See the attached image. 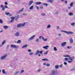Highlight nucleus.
Wrapping results in <instances>:
<instances>
[{
    "label": "nucleus",
    "mask_w": 75,
    "mask_h": 75,
    "mask_svg": "<svg viewBox=\"0 0 75 75\" xmlns=\"http://www.w3.org/2000/svg\"><path fill=\"white\" fill-rule=\"evenodd\" d=\"M28 51L29 52H31V50L30 49H29L28 50Z\"/></svg>",
    "instance_id": "obj_49"
},
{
    "label": "nucleus",
    "mask_w": 75,
    "mask_h": 75,
    "mask_svg": "<svg viewBox=\"0 0 75 75\" xmlns=\"http://www.w3.org/2000/svg\"><path fill=\"white\" fill-rule=\"evenodd\" d=\"M69 16H74V14H73V13H72L71 12H70L69 13Z\"/></svg>",
    "instance_id": "obj_24"
},
{
    "label": "nucleus",
    "mask_w": 75,
    "mask_h": 75,
    "mask_svg": "<svg viewBox=\"0 0 75 75\" xmlns=\"http://www.w3.org/2000/svg\"><path fill=\"white\" fill-rule=\"evenodd\" d=\"M36 8H37L38 10H39V8H38V6H36Z\"/></svg>",
    "instance_id": "obj_54"
},
{
    "label": "nucleus",
    "mask_w": 75,
    "mask_h": 75,
    "mask_svg": "<svg viewBox=\"0 0 75 75\" xmlns=\"http://www.w3.org/2000/svg\"><path fill=\"white\" fill-rule=\"evenodd\" d=\"M17 43H21V40H19L17 42Z\"/></svg>",
    "instance_id": "obj_33"
},
{
    "label": "nucleus",
    "mask_w": 75,
    "mask_h": 75,
    "mask_svg": "<svg viewBox=\"0 0 75 75\" xmlns=\"http://www.w3.org/2000/svg\"><path fill=\"white\" fill-rule=\"evenodd\" d=\"M33 3V1L32 0L29 1V6H31L32 4Z\"/></svg>",
    "instance_id": "obj_14"
},
{
    "label": "nucleus",
    "mask_w": 75,
    "mask_h": 75,
    "mask_svg": "<svg viewBox=\"0 0 75 75\" xmlns=\"http://www.w3.org/2000/svg\"><path fill=\"white\" fill-rule=\"evenodd\" d=\"M19 17H20V16L19 15H18L16 16H15V19H16V20L17 19H18V18H19Z\"/></svg>",
    "instance_id": "obj_15"
},
{
    "label": "nucleus",
    "mask_w": 75,
    "mask_h": 75,
    "mask_svg": "<svg viewBox=\"0 0 75 75\" xmlns=\"http://www.w3.org/2000/svg\"><path fill=\"white\" fill-rule=\"evenodd\" d=\"M64 60H65V61H68V58H64Z\"/></svg>",
    "instance_id": "obj_39"
},
{
    "label": "nucleus",
    "mask_w": 75,
    "mask_h": 75,
    "mask_svg": "<svg viewBox=\"0 0 75 75\" xmlns=\"http://www.w3.org/2000/svg\"><path fill=\"white\" fill-rule=\"evenodd\" d=\"M2 32H3V31H2V30H1V31H0V33H2Z\"/></svg>",
    "instance_id": "obj_63"
},
{
    "label": "nucleus",
    "mask_w": 75,
    "mask_h": 75,
    "mask_svg": "<svg viewBox=\"0 0 75 75\" xmlns=\"http://www.w3.org/2000/svg\"><path fill=\"white\" fill-rule=\"evenodd\" d=\"M19 35H20V33L19 32H17L15 34V36L16 37H18L19 36Z\"/></svg>",
    "instance_id": "obj_12"
},
{
    "label": "nucleus",
    "mask_w": 75,
    "mask_h": 75,
    "mask_svg": "<svg viewBox=\"0 0 75 75\" xmlns=\"http://www.w3.org/2000/svg\"><path fill=\"white\" fill-rule=\"evenodd\" d=\"M47 2L48 3H52V0H48L47 1Z\"/></svg>",
    "instance_id": "obj_26"
},
{
    "label": "nucleus",
    "mask_w": 75,
    "mask_h": 75,
    "mask_svg": "<svg viewBox=\"0 0 75 75\" xmlns=\"http://www.w3.org/2000/svg\"><path fill=\"white\" fill-rule=\"evenodd\" d=\"M10 22H11V23H13V22H14V20H13V19H12Z\"/></svg>",
    "instance_id": "obj_47"
},
{
    "label": "nucleus",
    "mask_w": 75,
    "mask_h": 75,
    "mask_svg": "<svg viewBox=\"0 0 75 75\" xmlns=\"http://www.w3.org/2000/svg\"><path fill=\"white\" fill-rule=\"evenodd\" d=\"M51 27V25H48L47 26V28H50Z\"/></svg>",
    "instance_id": "obj_32"
},
{
    "label": "nucleus",
    "mask_w": 75,
    "mask_h": 75,
    "mask_svg": "<svg viewBox=\"0 0 75 75\" xmlns=\"http://www.w3.org/2000/svg\"><path fill=\"white\" fill-rule=\"evenodd\" d=\"M75 24V23L73 22L72 23H71V25H72V26H74V25Z\"/></svg>",
    "instance_id": "obj_30"
},
{
    "label": "nucleus",
    "mask_w": 75,
    "mask_h": 75,
    "mask_svg": "<svg viewBox=\"0 0 75 75\" xmlns=\"http://www.w3.org/2000/svg\"><path fill=\"white\" fill-rule=\"evenodd\" d=\"M69 41L70 43V44H72V43H73V39H72V38H71L70 39Z\"/></svg>",
    "instance_id": "obj_11"
},
{
    "label": "nucleus",
    "mask_w": 75,
    "mask_h": 75,
    "mask_svg": "<svg viewBox=\"0 0 75 75\" xmlns=\"http://www.w3.org/2000/svg\"><path fill=\"white\" fill-rule=\"evenodd\" d=\"M38 56H39V57H40V56H41V54H38Z\"/></svg>",
    "instance_id": "obj_62"
},
{
    "label": "nucleus",
    "mask_w": 75,
    "mask_h": 75,
    "mask_svg": "<svg viewBox=\"0 0 75 75\" xmlns=\"http://www.w3.org/2000/svg\"><path fill=\"white\" fill-rule=\"evenodd\" d=\"M4 7H5L6 8H8V7H7V6L6 5H5L4 6Z\"/></svg>",
    "instance_id": "obj_44"
},
{
    "label": "nucleus",
    "mask_w": 75,
    "mask_h": 75,
    "mask_svg": "<svg viewBox=\"0 0 75 75\" xmlns=\"http://www.w3.org/2000/svg\"><path fill=\"white\" fill-rule=\"evenodd\" d=\"M24 72V70H22L21 71V72H20L19 73V74H20V75H21V74L22 73H23V72Z\"/></svg>",
    "instance_id": "obj_27"
},
{
    "label": "nucleus",
    "mask_w": 75,
    "mask_h": 75,
    "mask_svg": "<svg viewBox=\"0 0 75 75\" xmlns=\"http://www.w3.org/2000/svg\"><path fill=\"white\" fill-rule=\"evenodd\" d=\"M19 72H20V71H16L14 75H18V74H19Z\"/></svg>",
    "instance_id": "obj_18"
},
{
    "label": "nucleus",
    "mask_w": 75,
    "mask_h": 75,
    "mask_svg": "<svg viewBox=\"0 0 75 75\" xmlns=\"http://www.w3.org/2000/svg\"><path fill=\"white\" fill-rule=\"evenodd\" d=\"M57 29H59V26H57Z\"/></svg>",
    "instance_id": "obj_55"
},
{
    "label": "nucleus",
    "mask_w": 75,
    "mask_h": 75,
    "mask_svg": "<svg viewBox=\"0 0 75 75\" xmlns=\"http://www.w3.org/2000/svg\"><path fill=\"white\" fill-rule=\"evenodd\" d=\"M67 48L68 49H69V48H70V47L68 46L67 47Z\"/></svg>",
    "instance_id": "obj_59"
},
{
    "label": "nucleus",
    "mask_w": 75,
    "mask_h": 75,
    "mask_svg": "<svg viewBox=\"0 0 75 75\" xmlns=\"http://www.w3.org/2000/svg\"><path fill=\"white\" fill-rule=\"evenodd\" d=\"M64 65H67V62H64Z\"/></svg>",
    "instance_id": "obj_48"
},
{
    "label": "nucleus",
    "mask_w": 75,
    "mask_h": 75,
    "mask_svg": "<svg viewBox=\"0 0 75 75\" xmlns=\"http://www.w3.org/2000/svg\"><path fill=\"white\" fill-rule=\"evenodd\" d=\"M43 5H45V6H48V4H47L44 3L43 4Z\"/></svg>",
    "instance_id": "obj_36"
},
{
    "label": "nucleus",
    "mask_w": 75,
    "mask_h": 75,
    "mask_svg": "<svg viewBox=\"0 0 75 75\" xmlns=\"http://www.w3.org/2000/svg\"><path fill=\"white\" fill-rule=\"evenodd\" d=\"M43 65H46V63H44V64H43Z\"/></svg>",
    "instance_id": "obj_64"
},
{
    "label": "nucleus",
    "mask_w": 75,
    "mask_h": 75,
    "mask_svg": "<svg viewBox=\"0 0 75 75\" xmlns=\"http://www.w3.org/2000/svg\"><path fill=\"white\" fill-rule=\"evenodd\" d=\"M42 52H43V51L42 50L40 51L39 50H38L36 52V53L35 54V55H38V54H40V53L41 54H42Z\"/></svg>",
    "instance_id": "obj_4"
},
{
    "label": "nucleus",
    "mask_w": 75,
    "mask_h": 75,
    "mask_svg": "<svg viewBox=\"0 0 75 75\" xmlns=\"http://www.w3.org/2000/svg\"><path fill=\"white\" fill-rule=\"evenodd\" d=\"M48 51H47L46 52L44 53V55H47V54H48Z\"/></svg>",
    "instance_id": "obj_34"
},
{
    "label": "nucleus",
    "mask_w": 75,
    "mask_h": 75,
    "mask_svg": "<svg viewBox=\"0 0 75 75\" xmlns=\"http://www.w3.org/2000/svg\"><path fill=\"white\" fill-rule=\"evenodd\" d=\"M71 7H69L68 8H69V9H71Z\"/></svg>",
    "instance_id": "obj_61"
},
{
    "label": "nucleus",
    "mask_w": 75,
    "mask_h": 75,
    "mask_svg": "<svg viewBox=\"0 0 75 75\" xmlns=\"http://www.w3.org/2000/svg\"><path fill=\"white\" fill-rule=\"evenodd\" d=\"M42 39L43 40V41L45 42L46 41H47L48 39H45L43 37H42Z\"/></svg>",
    "instance_id": "obj_7"
},
{
    "label": "nucleus",
    "mask_w": 75,
    "mask_h": 75,
    "mask_svg": "<svg viewBox=\"0 0 75 75\" xmlns=\"http://www.w3.org/2000/svg\"><path fill=\"white\" fill-rule=\"evenodd\" d=\"M61 31H62V32H63L64 33H67L68 34H74V33H73V32L70 31L68 32L67 31H65L63 30H62Z\"/></svg>",
    "instance_id": "obj_3"
},
{
    "label": "nucleus",
    "mask_w": 75,
    "mask_h": 75,
    "mask_svg": "<svg viewBox=\"0 0 75 75\" xmlns=\"http://www.w3.org/2000/svg\"><path fill=\"white\" fill-rule=\"evenodd\" d=\"M41 16H45V13H42L41 14Z\"/></svg>",
    "instance_id": "obj_37"
},
{
    "label": "nucleus",
    "mask_w": 75,
    "mask_h": 75,
    "mask_svg": "<svg viewBox=\"0 0 75 75\" xmlns=\"http://www.w3.org/2000/svg\"><path fill=\"white\" fill-rule=\"evenodd\" d=\"M64 3H65V4H67V3H68L67 1H64Z\"/></svg>",
    "instance_id": "obj_41"
},
{
    "label": "nucleus",
    "mask_w": 75,
    "mask_h": 75,
    "mask_svg": "<svg viewBox=\"0 0 75 75\" xmlns=\"http://www.w3.org/2000/svg\"><path fill=\"white\" fill-rule=\"evenodd\" d=\"M67 44V42H63L61 43V45L62 47H64V46H65V45H66V44Z\"/></svg>",
    "instance_id": "obj_10"
},
{
    "label": "nucleus",
    "mask_w": 75,
    "mask_h": 75,
    "mask_svg": "<svg viewBox=\"0 0 75 75\" xmlns=\"http://www.w3.org/2000/svg\"><path fill=\"white\" fill-rule=\"evenodd\" d=\"M49 47V46L48 45H46L45 46H43L42 47V48H44V49H47Z\"/></svg>",
    "instance_id": "obj_13"
},
{
    "label": "nucleus",
    "mask_w": 75,
    "mask_h": 75,
    "mask_svg": "<svg viewBox=\"0 0 75 75\" xmlns=\"http://www.w3.org/2000/svg\"><path fill=\"white\" fill-rule=\"evenodd\" d=\"M33 54H34V53H33V52H31L29 54V55H33Z\"/></svg>",
    "instance_id": "obj_42"
},
{
    "label": "nucleus",
    "mask_w": 75,
    "mask_h": 75,
    "mask_svg": "<svg viewBox=\"0 0 75 75\" xmlns=\"http://www.w3.org/2000/svg\"><path fill=\"white\" fill-rule=\"evenodd\" d=\"M55 69H58V68H59V65H57L55 66Z\"/></svg>",
    "instance_id": "obj_20"
},
{
    "label": "nucleus",
    "mask_w": 75,
    "mask_h": 75,
    "mask_svg": "<svg viewBox=\"0 0 75 75\" xmlns=\"http://www.w3.org/2000/svg\"><path fill=\"white\" fill-rule=\"evenodd\" d=\"M11 19H12V20H14V19H15V17H11Z\"/></svg>",
    "instance_id": "obj_38"
},
{
    "label": "nucleus",
    "mask_w": 75,
    "mask_h": 75,
    "mask_svg": "<svg viewBox=\"0 0 75 75\" xmlns=\"http://www.w3.org/2000/svg\"><path fill=\"white\" fill-rule=\"evenodd\" d=\"M4 28L5 29H7V28H8V26H7L4 25Z\"/></svg>",
    "instance_id": "obj_22"
},
{
    "label": "nucleus",
    "mask_w": 75,
    "mask_h": 75,
    "mask_svg": "<svg viewBox=\"0 0 75 75\" xmlns=\"http://www.w3.org/2000/svg\"><path fill=\"white\" fill-rule=\"evenodd\" d=\"M41 71V69H39L38 70V72H40V71Z\"/></svg>",
    "instance_id": "obj_51"
},
{
    "label": "nucleus",
    "mask_w": 75,
    "mask_h": 75,
    "mask_svg": "<svg viewBox=\"0 0 75 75\" xmlns=\"http://www.w3.org/2000/svg\"><path fill=\"white\" fill-rule=\"evenodd\" d=\"M2 10L4 11V10H5V8H4V6L2 8Z\"/></svg>",
    "instance_id": "obj_43"
},
{
    "label": "nucleus",
    "mask_w": 75,
    "mask_h": 75,
    "mask_svg": "<svg viewBox=\"0 0 75 75\" xmlns=\"http://www.w3.org/2000/svg\"><path fill=\"white\" fill-rule=\"evenodd\" d=\"M0 23H3V21L1 19H0Z\"/></svg>",
    "instance_id": "obj_46"
},
{
    "label": "nucleus",
    "mask_w": 75,
    "mask_h": 75,
    "mask_svg": "<svg viewBox=\"0 0 75 75\" xmlns=\"http://www.w3.org/2000/svg\"><path fill=\"white\" fill-rule=\"evenodd\" d=\"M6 40H4V41L2 43V45H4L6 43Z\"/></svg>",
    "instance_id": "obj_31"
},
{
    "label": "nucleus",
    "mask_w": 75,
    "mask_h": 75,
    "mask_svg": "<svg viewBox=\"0 0 75 75\" xmlns=\"http://www.w3.org/2000/svg\"><path fill=\"white\" fill-rule=\"evenodd\" d=\"M72 71H74V70H75V68H73L71 69Z\"/></svg>",
    "instance_id": "obj_57"
},
{
    "label": "nucleus",
    "mask_w": 75,
    "mask_h": 75,
    "mask_svg": "<svg viewBox=\"0 0 75 75\" xmlns=\"http://www.w3.org/2000/svg\"><path fill=\"white\" fill-rule=\"evenodd\" d=\"M5 14L6 15H7V16H8L9 14H10V13H8V12H5Z\"/></svg>",
    "instance_id": "obj_29"
},
{
    "label": "nucleus",
    "mask_w": 75,
    "mask_h": 75,
    "mask_svg": "<svg viewBox=\"0 0 75 75\" xmlns=\"http://www.w3.org/2000/svg\"><path fill=\"white\" fill-rule=\"evenodd\" d=\"M63 57H68L69 58V60L70 61H68V62L69 63H71L72 61H73V59L75 58V57H74L73 56L72 57V58L71 57V56H69L68 54H66V55H64L63 56Z\"/></svg>",
    "instance_id": "obj_1"
},
{
    "label": "nucleus",
    "mask_w": 75,
    "mask_h": 75,
    "mask_svg": "<svg viewBox=\"0 0 75 75\" xmlns=\"http://www.w3.org/2000/svg\"><path fill=\"white\" fill-rule=\"evenodd\" d=\"M73 5H74V3L72 2L70 4V7H72V6H73Z\"/></svg>",
    "instance_id": "obj_23"
},
{
    "label": "nucleus",
    "mask_w": 75,
    "mask_h": 75,
    "mask_svg": "<svg viewBox=\"0 0 75 75\" xmlns=\"http://www.w3.org/2000/svg\"><path fill=\"white\" fill-rule=\"evenodd\" d=\"M36 5H38V4H41V2H36L35 3Z\"/></svg>",
    "instance_id": "obj_16"
},
{
    "label": "nucleus",
    "mask_w": 75,
    "mask_h": 75,
    "mask_svg": "<svg viewBox=\"0 0 75 75\" xmlns=\"http://www.w3.org/2000/svg\"><path fill=\"white\" fill-rule=\"evenodd\" d=\"M35 35H34L31 37L30 38L28 39L29 41H31L33 40H34V38L35 37Z\"/></svg>",
    "instance_id": "obj_6"
},
{
    "label": "nucleus",
    "mask_w": 75,
    "mask_h": 75,
    "mask_svg": "<svg viewBox=\"0 0 75 75\" xmlns=\"http://www.w3.org/2000/svg\"><path fill=\"white\" fill-rule=\"evenodd\" d=\"M27 47V45H24L22 47V48H26V47Z\"/></svg>",
    "instance_id": "obj_17"
},
{
    "label": "nucleus",
    "mask_w": 75,
    "mask_h": 75,
    "mask_svg": "<svg viewBox=\"0 0 75 75\" xmlns=\"http://www.w3.org/2000/svg\"><path fill=\"white\" fill-rule=\"evenodd\" d=\"M2 72L3 74H5L6 73V71H5V70L4 69L2 70Z\"/></svg>",
    "instance_id": "obj_25"
},
{
    "label": "nucleus",
    "mask_w": 75,
    "mask_h": 75,
    "mask_svg": "<svg viewBox=\"0 0 75 75\" xmlns=\"http://www.w3.org/2000/svg\"><path fill=\"white\" fill-rule=\"evenodd\" d=\"M5 5H7L8 4V3H7V2H5Z\"/></svg>",
    "instance_id": "obj_45"
},
{
    "label": "nucleus",
    "mask_w": 75,
    "mask_h": 75,
    "mask_svg": "<svg viewBox=\"0 0 75 75\" xmlns=\"http://www.w3.org/2000/svg\"><path fill=\"white\" fill-rule=\"evenodd\" d=\"M36 41L37 42H39V39H37Z\"/></svg>",
    "instance_id": "obj_40"
},
{
    "label": "nucleus",
    "mask_w": 75,
    "mask_h": 75,
    "mask_svg": "<svg viewBox=\"0 0 75 75\" xmlns=\"http://www.w3.org/2000/svg\"><path fill=\"white\" fill-rule=\"evenodd\" d=\"M1 7L2 8H3V7H4V6H3V5H1Z\"/></svg>",
    "instance_id": "obj_53"
},
{
    "label": "nucleus",
    "mask_w": 75,
    "mask_h": 75,
    "mask_svg": "<svg viewBox=\"0 0 75 75\" xmlns=\"http://www.w3.org/2000/svg\"><path fill=\"white\" fill-rule=\"evenodd\" d=\"M40 8L41 9H42V8H43V6H41L40 7Z\"/></svg>",
    "instance_id": "obj_50"
},
{
    "label": "nucleus",
    "mask_w": 75,
    "mask_h": 75,
    "mask_svg": "<svg viewBox=\"0 0 75 75\" xmlns=\"http://www.w3.org/2000/svg\"><path fill=\"white\" fill-rule=\"evenodd\" d=\"M46 67H50V64L48 63L46 64Z\"/></svg>",
    "instance_id": "obj_35"
},
{
    "label": "nucleus",
    "mask_w": 75,
    "mask_h": 75,
    "mask_svg": "<svg viewBox=\"0 0 75 75\" xmlns=\"http://www.w3.org/2000/svg\"><path fill=\"white\" fill-rule=\"evenodd\" d=\"M63 65L62 64H61L60 65V68H62V66Z\"/></svg>",
    "instance_id": "obj_52"
},
{
    "label": "nucleus",
    "mask_w": 75,
    "mask_h": 75,
    "mask_svg": "<svg viewBox=\"0 0 75 75\" xmlns=\"http://www.w3.org/2000/svg\"><path fill=\"white\" fill-rule=\"evenodd\" d=\"M58 35L59 36H61V34H58Z\"/></svg>",
    "instance_id": "obj_58"
},
{
    "label": "nucleus",
    "mask_w": 75,
    "mask_h": 75,
    "mask_svg": "<svg viewBox=\"0 0 75 75\" xmlns=\"http://www.w3.org/2000/svg\"><path fill=\"white\" fill-rule=\"evenodd\" d=\"M42 36H40L39 37V39H41V37L42 38Z\"/></svg>",
    "instance_id": "obj_56"
},
{
    "label": "nucleus",
    "mask_w": 75,
    "mask_h": 75,
    "mask_svg": "<svg viewBox=\"0 0 75 75\" xmlns=\"http://www.w3.org/2000/svg\"><path fill=\"white\" fill-rule=\"evenodd\" d=\"M54 51H57V47H54Z\"/></svg>",
    "instance_id": "obj_28"
},
{
    "label": "nucleus",
    "mask_w": 75,
    "mask_h": 75,
    "mask_svg": "<svg viewBox=\"0 0 75 75\" xmlns=\"http://www.w3.org/2000/svg\"><path fill=\"white\" fill-rule=\"evenodd\" d=\"M26 15V13H23V15L24 16H25Z\"/></svg>",
    "instance_id": "obj_60"
},
{
    "label": "nucleus",
    "mask_w": 75,
    "mask_h": 75,
    "mask_svg": "<svg viewBox=\"0 0 75 75\" xmlns=\"http://www.w3.org/2000/svg\"><path fill=\"white\" fill-rule=\"evenodd\" d=\"M24 9V8H23L22 9H21L20 10L18 11L17 13H20V12H22V11H23Z\"/></svg>",
    "instance_id": "obj_8"
},
{
    "label": "nucleus",
    "mask_w": 75,
    "mask_h": 75,
    "mask_svg": "<svg viewBox=\"0 0 75 75\" xmlns=\"http://www.w3.org/2000/svg\"><path fill=\"white\" fill-rule=\"evenodd\" d=\"M42 61H48V59H47L45 58V59H42Z\"/></svg>",
    "instance_id": "obj_19"
},
{
    "label": "nucleus",
    "mask_w": 75,
    "mask_h": 75,
    "mask_svg": "<svg viewBox=\"0 0 75 75\" xmlns=\"http://www.w3.org/2000/svg\"><path fill=\"white\" fill-rule=\"evenodd\" d=\"M34 8V6H32L29 9L30 10H33V8Z\"/></svg>",
    "instance_id": "obj_21"
},
{
    "label": "nucleus",
    "mask_w": 75,
    "mask_h": 75,
    "mask_svg": "<svg viewBox=\"0 0 75 75\" xmlns=\"http://www.w3.org/2000/svg\"><path fill=\"white\" fill-rule=\"evenodd\" d=\"M11 48H18L19 47V46L17 45H11Z\"/></svg>",
    "instance_id": "obj_5"
},
{
    "label": "nucleus",
    "mask_w": 75,
    "mask_h": 75,
    "mask_svg": "<svg viewBox=\"0 0 75 75\" xmlns=\"http://www.w3.org/2000/svg\"><path fill=\"white\" fill-rule=\"evenodd\" d=\"M25 23L19 24L17 25V27H18V28H21V27H22L24 26L25 25Z\"/></svg>",
    "instance_id": "obj_2"
},
{
    "label": "nucleus",
    "mask_w": 75,
    "mask_h": 75,
    "mask_svg": "<svg viewBox=\"0 0 75 75\" xmlns=\"http://www.w3.org/2000/svg\"><path fill=\"white\" fill-rule=\"evenodd\" d=\"M6 57H7V55H4V56H2L1 58V59H5L6 58Z\"/></svg>",
    "instance_id": "obj_9"
}]
</instances>
